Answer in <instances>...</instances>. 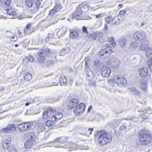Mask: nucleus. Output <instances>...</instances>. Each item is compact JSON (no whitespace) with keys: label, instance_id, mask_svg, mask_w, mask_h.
I'll list each match as a JSON object with an SVG mask.
<instances>
[{"label":"nucleus","instance_id":"obj_1","mask_svg":"<svg viewBox=\"0 0 152 152\" xmlns=\"http://www.w3.org/2000/svg\"><path fill=\"white\" fill-rule=\"evenodd\" d=\"M95 138L98 139V142L101 145H105L111 141L112 139V133L106 132L105 130L98 131L95 134Z\"/></svg>","mask_w":152,"mask_h":152},{"label":"nucleus","instance_id":"obj_2","mask_svg":"<svg viewBox=\"0 0 152 152\" xmlns=\"http://www.w3.org/2000/svg\"><path fill=\"white\" fill-rule=\"evenodd\" d=\"M139 139L142 145H148V147H151L152 144H151V134L149 131L143 130L139 132Z\"/></svg>","mask_w":152,"mask_h":152},{"label":"nucleus","instance_id":"obj_3","mask_svg":"<svg viewBox=\"0 0 152 152\" xmlns=\"http://www.w3.org/2000/svg\"><path fill=\"white\" fill-rule=\"evenodd\" d=\"M108 83L110 86V88H113L115 86V84H116L118 86L122 87L126 85V81L125 78L121 75H117L114 77L113 80H109L108 81Z\"/></svg>","mask_w":152,"mask_h":152},{"label":"nucleus","instance_id":"obj_4","mask_svg":"<svg viewBox=\"0 0 152 152\" xmlns=\"http://www.w3.org/2000/svg\"><path fill=\"white\" fill-rule=\"evenodd\" d=\"M38 56L37 59L38 61L40 63H43L45 60V56L49 57L50 55L49 49L45 48L39 50L37 52Z\"/></svg>","mask_w":152,"mask_h":152},{"label":"nucleus","instance_id":"obj_5","mask_svg":"<svg viewBox=\"0 0 152 152\" xmlns=\"http://www.w3.org/2000/svg\"><path fill=\"white\" fill-rule=\"evenodd\" d=\"M32 126V123L28 122H24L18 124L17 128L19 131L23 132L31 129Z\"/></svg>","mask_w":152,"mask_h":152},{"label":"nucleus","instance_id":"obj_6","mask_svg":"<svg viewBox=\"0 0 152 152\" xmlns=\"http://www.w3.org/2000/svg\"><path fill=\"white\" fill-rule=\"evenodd\" d=\"M85 108V104L83 103H81L79 105L76 107V108L73 110V112L75 115H78L82 114L84 112Z\"/></svg>","mask_w":152,"mask_h":152},{"label":"nucleus","instance_id":"obj_7","mask_svg":"<svg viewBox=\"0 0 152 152\" xmlns=\"http://www.w3.org/2000/svg\"><path fill=\"white\" fill-rule=\"evenodd\" d=\"M134 38L136 40H142L146 37L145 33L143 32L137 31L133 35Z\"/></svg>","mask_w":152,"mask_h":152},{"label":"nucleus","instance_id":"obj_8","mask_svg":"<svg viewBox=\"0 0 152 152\" xmlns=\"http://www.w3.org/2000/svg\"><path fill=\"white\" fill-rule=\"evenodd\" d=\"M79 103V101L78 99H73L71 100L67 103V106L68 109H71L77 107V106Z\"/></svg>","mask_w":152,"mask_h":152},{"label":"nucleus","instance_id":"obj_9","mask_svg":"<svg viewBox=\"0 0 152 152\" xmlns=\"http://www.w3.org/2000/svg\"><path fill=\"white\" fill-rule=\"evenodd\" d=\"M101 74L103 77H108L110 75L111 71L110 68L107 66H103L101 69Z\"/></svg>","mask_w":152,"mask_h":152},{"label":"nucleus","instance_id":"obj_10","mask_svg":"<svg viewBox=\"0 0 152 152\" xmlns=\"http://www.w3.org/2000/svg\"><path fill=\"white\" fill-rule=\"evenodd\" d=\"M40 7V2L39 0L33 1V2L31 10L33 12H35L38 10Z\"/></svg>","mask_w":152,"mask_h":152},{"label":"nucleus","instance_id":"obj_11","mask_svg":"<svg viewBox=\"0 0 152 152\" xmlns=\"http://www.w3.org/2000/svg\"><path fill=\"white\" fill-rule=\"evenodd\" d=\"M109 62L111 66L115 68L117 67L120 64V62L118 59L114 58H111L109 60Z\"/></svg>","mask_w":152,"mask_h":152},{"label":"nucleus","instance_id":"obj_12","mask_svg":"<svg viewBox=\"0 0 152 152\" xmlns=\"http://www.w3.org/2000/svg\"><path fill=\"white\" fill-rule=\"evenodd\" d=\"M83 14V11L79 7H77L76 10L72 14L71 18L73 19L76 18L77 17Z\"/></svg>","mask_w":152,"mask_h":152},{"label":"nucleus","instance_id":"obj_13","mask_svg":"<svg viewBox=\"0 0 152 152\" xmlns=\"http://www.w3.org/2000/svg\"><path fill=\"white\" fill-rule=\"evenodd\" d=\"M138 72L141 77H145L147 75L148 72L147 68L145 67L140 69Z\"/></svg>","mask_w":152,"mask_h":152},{"label":"nucleus","instance_id":"obj_14","mask_svg":"<svg viewBox=\"0 0 152 152\" xmlns=\"http://www.w3.org/2000/svg\"><path fill=\"white\" fill-rule=\"evenodd\" d=\"M25 136L28 140H30L33 141H34L36 138L35 134L32 132H27L25 134Z\"/></svg>","mask_w":152,"mask_h":152},{"label":"nucleus","instance_id":"obj_15","mask_svg":"<svg viewBox=\"0 0 152 152\" xmlns=\"http://www.w3.org/2000/svg\"><path fill=\"white\" fill-rule=\"evenodd\" d=\"M59 82L61 86L66 85L67 79L64 76H61L59 79Z\"/></svg>","mask_w":152,"mask_h":152},{"label":"nucleus","instance_id":"obj_16","mask_svg":"<svg viewBox=\"0 0 152 152\" xmlns=\"http://www.w3.org/2000/svg\"><path fill=\"white\" fill-rule=\"evenodd\" d=\"M129 91L132 94L135 96H139L140 94L139 91L135 88H129Z\"/></svg>","mask_w":152,"mask_h":152},{"label":"nucleus","instance_id":"obj_17","mask_svg":"<svg viewBox=\"0 0 152 152\" xmlns=\"http://www.w3.org/2000/svg\"><path fill=\"white\" fill-rule=\"evenodd\" d=\"M34 142L31 140H28L26 141L24 143V147L27 149L31 148L33 145Z\"/></svg>","mask_w":152,"mask_h":152},{"label":"nucleus","instance_id":"obj_18","mask_svg":"<svg viewBox=\"0 0 152 152\" xmlns=\"http://www.w3.org/2000/svg\"><path fill=\"white\" fill-rule=\"evenodd\" d=\"M70 51V48L69 47H66L62 48L60 51V56H64L65 54L69 53Z\"/></svg>","mask_w":152,"mask_h":152},{"label":"nucleus","instance_id":"obj_19","mask_svg":"<svg viewBox=\"0 0 152 152\" xmlns=\"http://www.w3.org/2000/svg\"><path fill=\"white\" fill-rule=\"evenodd\" d=\"M109 53L108 50H105V48L103 49L101 51L99 52V55L101 56H104V58L108 56H110V54H107Z\"/></svg>","mask_w":152,"mask_h":152},{"label":"nucleus","instance_id":"obj_20","mask_svg":"<svg viewBox=\"0 0 152 152\" xmlns=\"http://www.w3.org/2000/svg\"><path fill=\"white\" fill-rule=\"evenodd\" d=\"M146 56L148 58H151L152 57V48H148L145 51Z\"/></svg>","mask_w":152,"mask_h":152},{"label":"nucleus","instance_id":"obj_21","mask_svg":"<svg viewBox=\"0 0 152 152\" xmlns=\"http://www.w3.org/2000/svg\"><path fill=\"white\" fill-rule=\"evenodd\" d=\"M70 36L73 38L77 37L78 35V31L75 30H73L70 33Z\"/></svg>","mask_w":152,"mask_h":152},{"label":"nucleus","instance_id":"obj_22","mask_svg":"<svg viewBox=\"0 0 152 152\" xmlns=\"http://www.w3.org/2000/svg\"><path fill=\"white\" fill-rule=\"evenodd\" d=\"M97 37V34L96 32H94L89 35V37L90 40L92 41L95 40Z\"/></svg>","mask_w":152,"mask_h":152},{"label":"nucleus","instance_id":"obj_23","mask_svg":"<svg viewBox=\"0 0 152 152\" xmlns=\"http://www.w3.org/2000/svg\"><path fill=\"white\" fill-rule=\"evenodd\" d=\"M7 127L8 128V129L9 130L10 132V131H15L16 129L15 126L14 124H8Z\"/></svg>","mask_w":152,"mask_h":152},{"label":"nucleus","instance_id":"obj_24","mask_svg":"<svg viewBox=\"0 0 152 152\" xmlns=\"http://www.w3.org/2000/svg\"><path fill=\"white\" fill-rule=\"evenodd\" d=\"M141 45L140 46L139 49L141 51H144L147 50L148 48V46L147 44H145L141 42Z\"/></svg>","mask_w":152,"mask_h":152},{"label":"nucleus","instance_id":"obj_25","mask_svg":"<svg viewBox=\"0 0 152 152\" xmlns=\"http://www.w3.org/2000/svg\"><path fill=\"white\" fill-rule=\"evenodd\" d=\"M147 67L150 69L151 72H152V58L149 59L146 62Z\"/></svg>","mask_w":152,"mask_h":152},{"label":"nucleus","instance_id":"obj_26","mask_svg":"<svg viewBox=\"0 0 152 152\" xmlns=\"http://www.w3.org/2000/svg\"><path fill=\"white\" fill-rule=\"evenodd\" d=\"M50 113H49L46 110L42 114V118L45 119H46L48 118H50Z\"/></svg>","mask_w":152,"mask_h":152},{"label":"nucleus","instance_id":"obj_27","mask_svg":"<svg viewBox=\"0 0 152 152\" xmlns=\"http://www.w3.org/2000/svg\"><path fill=\"white\" fill-rule=\"evenodd\" d=\"M53 64V62L51 60H49L46 61L45 63V66L49 68L51 67Z\"/></svg>","mask_w":152,"mask_h":152},{"label":"nucleus","instance_id":"obj_28","mask_svg":"<svg viewBox=\"0 0 152 152\" xmlns=\"http://www.w3.org/2000/svg\"><path fill=\"white\" fill-rule=\"evenodd\" d=\"M23 78L26 81H28L31 79V75L29 73H26L23 76Z\"/></svg>","mask_w":152,"mask_h":152},{"label":"nucleus","instance_id":"obj_29","mask_svg":"<svg viewBox=\"0 0 152 152\" xmlns=\"http://www.w3.org/2000/svg\"><path fill=\"white\" fill-rule=\"evenodd\" d=\"M33 2V1L32 0H25V4L28 7H31Z\"/></svg>","mask_w":152,"mask_h":152},{"label":"nucleus","instance_id":"obj_30","mask_svg":"<svg viewBox=\"0 0 152 152\" xmlns=\"http://www.w3.org/2000/svg\"><path fill=\"white\" fill-rule=\"evenodd\" d=\"M7 13L8 14L12 15H15L16 14L15 11L12 9H10L9 8H7L6 10Z\"/></svg>","mask_w":152,"mask_h":152},{"label":"nucleus","instance_id":"obj_31","mask_svg":"<svg viewBox=\"0 0 152 152\" xmlns=\"http://www.w3.org/2000/svg\"><path fill=\"white\" fill-rule=\"evenodd\" d=\"M113 18L110 16H108L105 18V20L107 24H109L113 21Z\"/></svg>","mask_w":152,"mask_h":152},{"label":"nucleus","instance_id":"obj_32","mask_svg":"<svg viewBox=\"0 0 152 152\" xmlns=\"http://www.w3.org/2000/svg\"><path fill=\"white\" fill-rule=\"evenodd\" d=\"M62 8V6L61 5L59 4H57L54 7H53V9L57 12L59 11Z\"/></svg>","mask_w":152,"mask_h":152},{"label":"nucleus","instance_id":"obj_33","mask_svg":"<svg viewBox=\"0 0 152 152\" xmlns=\"http://www.w3.org/2000/svg\"><path fill=\"white\" fill-rule=\"evenodd\" d=\"M126 41V40L124 39H120L119 42L120 46L121 47H124L125 46Z\"/></svg>","mask_w":152,"mask_h":152},{"label":"nucleus","instance_id":"obj_34","mask_svg":"<svg viewBox=\"0 0 152 152\" xmlns=\"http://www.w3.org/2000/svg\"><path fill=\"white\" fill-rule=\"evenodd\" d=\"M139 83L141 85H145L147 83L146 81L145 80V77H141L139 80Z\"/></svg>","mask_w":152,"mask_h":152},{"label":"nucleus","instance_id":"obj_35","mask_svg":"<svg viewBox=\"0 0 152 152\" xmlns=\"http://www.w3.org/2000/svg\"><path fill=\"white\" fill-rule=\"evenodd\" d=\"M89 59L88 58H86L85 59V64L84 69L86 70L88 68V64L89 63Z\"/></svg>","mask_w":152,"mask_h":152},{"label":"nucleus","instance_id":"obj_36","mask_svg":"<svg viewBox=\"0 0 152 152\" xmlns=\"http://www.w3.org/2000/svg\"><path fill=\"white\" fill-rule=\"evenodd\" d=\"M0 1L2 4L7 6L10 4L11 0H0Z\"/></svg>","mask_w":152,"mask_h":152},{"label":"nucleus","instance_id":"obj_37","mask_svg":"<svg viewBox=\"0 0 152 152\" xmlns=\"http://www.w3.org/2000/svg\"><path fill=\"white\" fill-rule=\"evenodd\" d=\"M131 45L132 47L134 48V49H136L139 46V43L136 41L132 42Z\"/></svg>","mask_w":152,"mask_h":152},{"label":"nucleus","instance_id":"obj_38","mask_svg":"<svg viewBox=\"0 0 152 152\" xmlns=\"http://www.w3.org/2000/svg\"><path fill=\"white\" fill-rule=\"evenodd\" d=\"M105 47H106V48H105V50H108L109 52V53H107V54H108L110 53V54L113 52V51L112 50V49L111 47H109L108 44H105Z\"/></svg>","mask_w":152,"mask_h":152},{"label":"nucleus","instance_id":"obj_39","mask_svg":"<svg viewBox=\"0 0 152 152\" xmlns=\"http://www.w3.org/2000/svg\"><path fill=\"white\" fill-rule=\"evenodd\" d=\"M141 116L144 119H147L149 117L148 114L146 112L142 113L141 114Z\"/></svg>","mask_w":152,"mask_h":152},{"label":"nucleus","instance_id":"obj_40","mask_svg":"<svg viewBox=\"0 0 152 152\" xmlns=\"http://www.w3.org/2000/svg\"><path fill=\"white\" fill-rule=\"evenodd\" d=\"M67 139L68 137H60V142L61 144L63 143Z\"/></svg>","mask_w":152,"mask_h":152},{"label":"nucleus","instance_id":"obj_41","mask_svg":"<svg viewBox=\"0 0 152 152\" xmlns=\"http://www.w3.org/2000/svg\"><path fill=\"white\" fill-rule=\"evenodd\" d=\"M46 124L49 127L53 126L54 124V123L53 122H51L50 120H48L46 121Z\"/></svg>","mask_w":152,"mask_h":152},{"label":"nucleus","instance_id":"obj_42","mask_svg":"<svg viewBox=\"0 0 152 152\" xmlns=\"http://www.w3.org/2000/svg\"><path fill=\"white\" fill-rule=\"evenodd\" d=\"M56 12L53 8L50 11L48 14L50 16H53L55 14Z\"/></svg>","mask_w":152,"mask_h":152},{"label":"nucleus","instance_id":"obj_43","mask_svg":"<svg viewBox=\"0 0 152 152\" xmlns=\"http://www.w3.org/2000/svg\"><path fill=\"white\" fill-rule=\"evenodd\" d=\"M26 58L30 62H33L34 60L33 57L31 55H28L26 57Z\"/></svg>","mask_w":152,"mask_h":152},{"label":"nucleus","instance_id":"obj_44","mask_svg":"<svg viewBox=\"0 0 152 152\" xmlns=\"http://www.w3.org/2000/svg\"><path fill=\"white\" fill-rule=\"evenodd\" d=\"M10 142L6 140L3 143V146H5L7 148H8V147H9V145L10 144Z\"/></svg>","mask_w":152,"mask_h":152},{"label":"nucleus","instance_id":"obj_45","mask_svg":"<svg viewBox=\"0 0 152 152\" xmlns=\"http://www.w3.org/2000/svg\"><path fill=\"white\" fill-rule=\"evenodd\" d=\"M112 22L113 24H114L115 25H118V22L117 21L116 19L114 17L113 18V21Z\"/></svg>","mask_w":152,"mask_h":152},{"label":"nucleus","instance_id":"obj_46","mask_svg":"<svg viewBox=\"0 0 152 152\" xmlns=\"http://www.w3.org/2000/svg\"><path fill=\"white\" fill-rule=\"evenodd\" d=\"M9 152H17V151L16 149L13 147H11L9 149Z\"/></svg>","mask_w":152,"mask_h":152},{"label":"nucleus","instance_id":"obj_47","mask_svg":"<svg viewBox=\"0 0 152 152\" xmlns=\"http://www.w3.org/2000/svg\"><path fill=\"white\" fill-rule=\"evenodd\" d=\"M1 130L4 133H8L10 132V131H9V130L8 129V128L7 127L6 128H2L1 129Z\"/></svg>","mask_w":152,"mask_h":152},{"label":"nucleus","instance_id":"obj_48","mask_svg":"<svg viewBox=\"0 0 152 152\" xmlns=\"http://www.w3.org/2000/svg\"><path fill=\"white\" fill-rule=\"evenodd\" d=\"M126 12L125 11L121 10L119 12L118 15H121L123 17L125 18L124 14Z\"/></svg>","mask_w":152,"mask_h":152},{"label":"nucleus","instance_id":"obj_49","mask_svg":"<svg viewBox=\"0 0 152 152\" xmlns=\"http://www.w3.org/2000/svg\"><path fill=\"white\" fill-rule=\"evenodd\" d=\"M86 74L87 75V76L89 77L92 74V71L90 70H88L86 71Z\"/></svg>","mask_w":152,"mask_h":152},{"label":"nucleus","instance_id":"obj_50","mask_svg":"<svg viewBox=\"0 0 152 152\" xmlns=\"http://www.w3.org/2000/svg\"><path fill=\"white\" fill-rule=\"evenodd\" d=\"M116 17V18H118L119 19V20L121 21H124V20L125 18L124 17H123L122 16L120 15H117Z\"/></svg>","mask_w":152,"mask_h":152},{"label":"nucleus","instance_id":"obj_51","mask_svg":"<svg viewBox=\"0 0 152 152\" xmlns=\"http://www.w3.org/2000/svg\"><path fill=\"white\" fill-rule=\"evenodd\" d=\"M47 110H46L47 112L49 113H50V115L52 113H53V110H52V108L51 107H48L47 109Z\"/></svg>","mask_w":152,"mask_h":152},{"label":"nucleus","instance_id":"obj_52","mask_svg":"<svg viewBox=\"0 0 152 152\" xmlns=\"http://www.w3.org/2000/svg\"><path fill=\"white\" fill-rule=\"evenodd\" d=\"M10 38L12 39V41H16L18 39L17 37L16 36H13L11 37Z\"/></svg>","mask_w":152,"mask_h":152},{"label":"nucleus","instance_id":"obj_53","mask_svg":"<svg viewBox=\"0 0 152 152\" xmlns=\"http://www.w3.org/2000/svg\"><path fill=\"white\" fill-rule=\"evenodd\" d=\"M82 31L83 32L88 33V32L87 30V28L85 26H83L82 27Z\"/></svg>","mask_w":152,"mask_h":152},{"label":"nucleus","instance_id":"obj_54","mask_svg":"<svg viewBox=\"0 0 152 152\" xmlns=\"http://www.w3.org/2000/svg\"><path fill=\"white\" fill-rule=\"evenodd\" d=\"M58 120L57 117L55 116L54 115H52L51 117V120L52 121H57Z\"/></svg>","mask_w":152,"mask_h":152},{"label":"nucleus","instance_id":"obj_55","mask_svg":"<svg viewBox=\"0 0 152 152\" xmlns=\"http://www.w3.org/2000/svg\"><path fill=\"white\" fill-rule=\"evenodd\" d=\"M126 129V127L124 126H122L119 128V130L121 131H122Z\"/></svg>","mask_w":152,"mask_h":152},{"label":"nucleus","instance_id":"obj_56","mask_svg":"<svg viewBox=\"0 0 152 152\" xmlns=\"http://www.w3.org/2000/svg\"><path fill=\"white\" fill-rule=\"evenodd\" d=\"M32 23H29L26 26V29H28L31 26H32Z\"/></svg>","mask_w":152,"mask_h":152},{"label":"nucleus","instance_id":"obj_57","mask_svg":"<svg viewBox=\"0 0 152 152\" xmlns=\"http://www.w3.org/2000/svg\"><path fill=\"white\" fill-rule=\"evenodd\" d=\"M147 88L146 87H144L142 88V90L145 93L147 92Z\"/></svg>","mask_w":152,"mask_h":152},{"label":"nucleus","instance_id":"obj_58","mask_svg":"<svg viewBox=\"0 0 152 152\" xmlns=\"http://www.w3.org/2000/svg\"><path fill=\"white\" fill-rule=\"evenodd\" d=\"M91 18V17L88 15H85L84 17V19L85 20H88Z\"/></svg>","mask_w":152,"mask_h":152},{"label":"nucleus","instance_id":"obj_59","mask_svg":"<svg viewBox=\"0 0 152 152\" xmlns=\"http://www.w3.org/2000/svg\"><path fill=\"white\" fill-rule=\"evenodd\" d=\"M116 19L117 21L118 22V25L121 23L123 21H121L119 20V19L118 18H116V17H114Z\"/></svg>","mask_w":152,"mask_h":152},{"label":"nucleus","instance_id":"obj_60","mask_svg":"<svg viewBox=\"0 0 152 152\" xmlns=\"http://www.w3.org/2000/svg\"><path fill=\"white\" fill-rule=\"evenodd\" d=\"M89 84L91 86H96V83L94 82H90L89 83Z\"/></svg>","mask_w":152,"mask_h":152},{"label":"nucleus","instance_id":"obj_61","mask_svg":"<svg viewBox=\"0 0 152 152\" xmlns=\"http://www.w3.org/2000/svg\"><path fill=\"white\" fill-rule=\"evenodd\" d=\"M113 39L114 38L113 37H112L109 38L108 39V41H109L110 42H114Z\"/></svg>","mask_w":152,"mask_h":152},{"label":"nucleus","instance_id":"obj_62","mask_svg":"<svg viewBox=\"0 0 152 152\" xmlns=\"http://www.w3.org/2000/svg\"><path fill=\"white\" fill-rule=\"evenodd\" d=\"M92 108V106L91 105H90L89 106V107L88 109V110H87V113H88L90 112Z\"/></svg>","mask_w":152,"mask_h":152},{"label":"nucleus","instance_id":"obj_63","mask_svg":"<svg viewBox=\"0 0 152 152\" xmlns=\"http://www.w3.org/2000/svg\"><path fill=\"white\" fill-rule=\"evenodd\" d=\"M66 32V31H65L63 32L62 33H61L60 34V36H59V38L60 37H62L64 36L65 35V33Z\"/></svg>","mask_w":152,"mask_h":152},{"label":"nucleus","instance_id":"obj_64","mask_svg":"<svg viewBox=\"0 0 152 152\" xmlns=\"http://www.w3.org/2000/svg\"><path fill=\"white\" fill-rule=\"evenodd\" d=\"M149 11L152 12V5H150L148 7Z\"/></svg>","mask_w":152,"mask_h":152}]
</instances>
